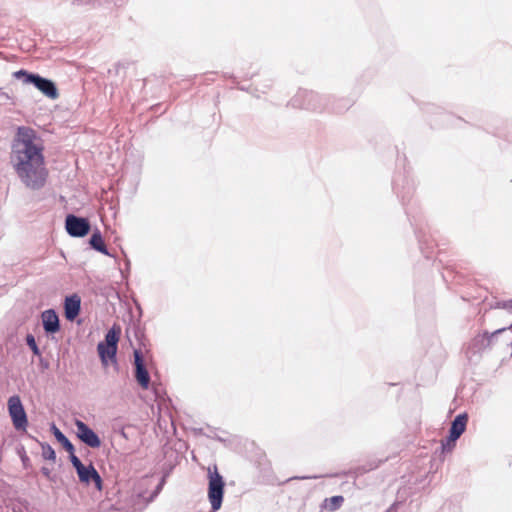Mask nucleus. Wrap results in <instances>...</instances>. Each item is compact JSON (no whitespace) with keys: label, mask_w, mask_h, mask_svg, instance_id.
Returning <instances> with one entry per match:
<instances>
[{"label":"nucleus","mask_w":512,"mask_h":512,"mask_svg":"<svg viewBox=\"0 0 512 512\" xmlns=\"http://www.w3.org/2000/svg\"><path fill=\"white\" fill-rule=\"evenodd\" d=\"M44 146L30 127H19L12 144L11 163L21 182L31 190L43 188L49 175Z\"/></svg>","instance_id":"1"},{"label":"nucleus","mask_w":512,"mask_h":512,"mask_svg":"<svg viewBox=\"0 0 512 512\" xmlns=\"http://www.w3.org/2000/svg\"><path fill=\"white\" fill-rule=\"evenodd\" d=\"M121 327L118 324H114L105 335V340L100 342L97 346V351L103 366H107L109 362L117 363V349L118 342L121 336Z\"/></svg>","instance_id":"2"},{"label":"nucleus","mask_w":512,"mask_h":512,"mask_svg":"<svg viewBox=\"0 0 512 512\" xmlns=\"http://www.w3.org/2000/svg\"><path fill=\"white\" fill-rule=\"evenodd\" d=\"M16 79H23L25 84H33L46 97L55 100L59 97L58 89L55 83L49 79L43 78L37 74L29 73L26 70H18L13 73Z\"/></svg>","instance_id":"3"},{"label":"nucleus","mask_w":512,"mask_h":512,"mask_svg":"<svg viewBox=\"0 0 512 512\" xmlns=\"http://www.w3.org/2000/svg\"><path fill=\"white\" fill-rule=\"evenodd\" d=\"M208 498L213 511L220 509L224 495V480L216 465L208 467Z\"/></svg>","instance_id":"4"},{"label":"nucleus","mask_w":512,"mask_h":512,"mask_svg":"<svg viewBox=\"0 0 512 512\" xmlns=\"http://www.w3.org/2000/svg\"><path fill=\"white\" fill-rule=\"evenodd\" d=\"M70 459L74 468L77 471V475L79 477L80 482L86 485H88L90 482H93L96 489L98 491H102V479L97 470L94 468V466L92 464L85 466L76 455H72Z\"/></svg>","instance_id":"5"},{"label":"nucleus","mask_w":512,"mask_h":512,"mask_svg":"<svg viewBox=\"0 0 512 512\" xmlns=\"http://www.w3.org/2000/svg\"><path fill=\"white\" fill-rule=\"evenodd\" d=\"M8 412L11 417L13 426L18 431H26L28 419L18 395L11 396L8 399Z\"/></svg>","instance_id":"6"},{"label":"nucleus","mask_w":512,"mask_h":512,"mask_svg":"<svg viewBox=\"0 0 512 512\" xmlns=\"http://www.w3.org/2000/svg\"><path fill=\"white\" fill-rule=\"evenodd\" d=\"M66 230L73 237H83L90 231V223L87 219L68 215L65 221Z\"/></svg>","instance_id":"7"},{"label":"nucleus","mask_w":512,"mask_h":512,"mask_svg":"<svg viewBox=\"0 0 512 512\" xmlns=\"http://www.w3.org/2000/svg\"><path fill=\"white\" fill-rule=\"evenodd\" d=\"M75 426L77 428L78 438L91 448H98L101 445L98 435L89 428L84 422L76 420Z\"/></svg>","instance_id":"8"},{"label":"nucleus","mask_w":512,"mask_h":512,"mask_svg":"<svg viewBox=\"0 0 512 512\" xmlns=\"http://www.w3.org/2000/svg\"><path fill=\"white\" fill-rule=\"evenodd\" d=\"M134 365L136 381L142 389H148L150 384V376L144 365L142 353L139 350H134Z\"/></svg>","instance_id":"9"},{"label":"nucleus","mask_w":512,"mask_h":512,"mask_svg":"<svg viewBox=\"0 0 512 512\" xmlns=\"http://www.w3.org/2000/svg\"><path fill=\"white\" fill-rule=\"evenodd\" d=\"M81 299L78 295H72L65 299V317L72 321L74 320L80 312Z\"/></svg>","instance_id":"10"},{"label":"nucleus","mask_w":512,"mask_h":512,"mask_svg":"<svg viewBox=\"0 0 512 512\" xmlns=\"http://www.w3.org/2000/svg\"><path fill=\"white\" fill-rule=\"evenodd\" d=\"M468 423V415L466 413L459 414L455 417L451 424L450 432L449 434L452 435L453 439H459V437L464 433L466 430V426Z\"/></svg>","instance_id":"11"},{"label":"nucleus","mask_w":512,"mask_h":512,"mask_svg":"<svg viewBox=\"0 0 512 512\" xmlns=\"http://www.w3.org/2000/svg\"><path fill=\"white\" fill-rule=\"evenodd\" d=\"M43 326L46 332L55 333L59 330V319L54 310L42 313Z\"/></svg>","instance_id":"12"},{"label":"nucleus","mask_w":512,"mask_h":512,"mask_svg":"<svg viewBox=\"0 0 512 512\" xmlns=\"http://www.w3.org/2000/svg\"><path fill=\"white\" fill-rule=\"evenodd\" d=\"M52 430L58 442L61 443L65 450L70 453V457H72V455H75L74 446L68 440V438L55 425L52 427Z\"/></svg>","instance_id":"13"},{"label":"nucleus","mask_w":512,"mask_h":512,"mask_svg":"<svg viewBox=\"0 0 512 512\" xmlns=\"http://www.w3.org/2000/svg\"><path fill=\"white\" fill-rule=\"evenodd\" d=\"M90 245L97 251L107 255L108 251L106 248V245L104 243V240L102 238V235L99 231H96L92 234L90 238Z\"/></svg>","instance_id":"14"},{"label":"nucleus","mask_w":512,"mask_h":512,"mask_svg":"<svg viewBox=\"0 0 512 512\" xmlns=\"http://www.w3.org/2000/svg\"><path fill=\"white\" fill-rule=\"evenodd\" d=\"M343 502H344L343 496H340V495L333 496V497L325 499L324 507H325V509H327L329 511H335L342 506Z\"/></svg>","instance_id":"15"},{"label":"nucleus","mask_w":512,"mask_h":512,"mask_svg":"<svg viewBox=\"0 0 512 512\" xmlns=\"http://www.w3.org/2000/svg\"><path fill=\"white\" fill-rule=\"evenodd\" d=\"M456 441H457V439L452 440V435L449 434L447 439L443 440L441 443L442 444V452H444V453L451 452L456 446Z\"/></svg>","instance_id":"16"},{"label":"nucleus","mask_w":512,"mask_h":512,"mask_svg":"<svg viewBox=\"0 0 512 512\" xmlns=\"http://www.w3.org/2000/svg\"><path fill=\"white\" fill-rule=\"evenodd\" d=\"M26 340H27L28 346L31 348L33 353L35 355H39V349H38V346H37V344L35 342L34 337L32 335H28Z\"/></svg>","instance_id":"17"},{"label":"nucleus","mask_w":512,"mask_h":512,"mask_svg":"<svg viewBox=\"0 0 512 512\" xmlns=\"http://www.w3.org/2000/svg\"><path fill=\"white\" fill-rule=\"evenodd\" d=\"M44 455L47 459H55V452L51 447H48L47 451H44Z\"/></svg>","instance_id":"18"},{"label":"nucleus","mask_w":512,"mask_h":512,"mask_svg":"<svg viewBox=\"0 0 512 512\" xmlns=\"http://www.w3.org/2000/svg\"><path fill=\"white\" fill-rule=\"evenodd\" d=\"M0 97L3 100H12V97L6 92H1Z\"/></svg>","instance_id":"19"}]
</instances>
